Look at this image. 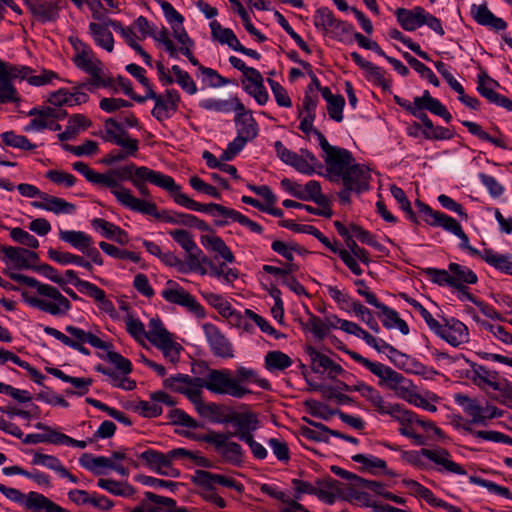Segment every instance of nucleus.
Instances as JSON below:
<instances>
[{
	"label": "nucleus",
	"mask_w": 512,
	"mask_h": 512,
	"mask_svg": "<svg viewBox=\"0 0 512 512\" xmlns=\"http://www.w3.org/2000/svg\"><path fill=\"white\" fill-rule=\"evenodd\" d=\"M8 276L18 283L35 288L34 293H21L22 299L29 306L55 317L65 316L71 310L70 301L58 288L19 273H9Z\"/></svg>",
	"instance_id": "1"
},
{
	"label": "nucleus",
	"mask_w": 512,
	"mask_h": 512,
	"mask_svg": "<svg viewBox=\"0 0 512 512\" xmlns=\"http://www.w3.org/2000/svg\"><path fill=\"white\" fill-rule=\"evenodd\" d=\"M69 42L74 50L73 63L77 68L91 76L88 81L90 86H110L111 80L105 75L102 62L95 56L90 46L75 36H70Z\"/></svg>",
	"instance_id": "2"
},
{
	"label": "nucleus",
	"mask_w": 512,
	"mask_h": 512,
	"mask_svg": "<svg viewBox=\"0 0 512 512\" xmlns=\"http://www.w3.org/2000/svg\"><path fill=\"white\" fill-rule=\"evenodd\" d=\"M43 331L47 335L60 341L65 346H68L86 356L90 355L89 349L84 346L86 343L101 350H108L111 348V344L101 340L98 336L73 325H67L65 327L66 333L50 326H45Z\"/></svg>",
	"instance_id": "3"
},
{
	"label": "nucleus",
	"mask_w": 512,
	"mask_h": 512,
	"mask_svg": "<svg viewBox=\"0 0 512 512\" xmlns=\"http://www.w3.org/2000/svg\"><path fill=\"white\" fill-rule=\"evenodd\" d=\"M196 382H199L200 387H204L213 393L235 398H243L251 392L240 385L228 369L211 370L206 378H196Z\"/></svg>",
	"instance_id": "4"
},
{
	"label": "nucleus",
	"mask_w": 512,
	"mask_h": 512,
	"mask_svg": "<svg viewBox=\"0 0 512 512\" xmlns=\"http://www.w3.org/2000/svg\"><path fill=\"white\" fill-rule=\"evenodd\" d=\"M231 437H233L232 432L223 433L211 430L199 435L197 440L213 445L214 450L224 462L239 467L244 462V451L240 444L230 441Z\"/></svg>",
	"instance_id": "5"
},
{
	"label": "nucleus",
	"mask_w": 512,
	"mask_h": 512,
	"mask_svg": "<svg viewBox=\"0 0 512 512\" xmlns=\"http://www.w3.org/2000/svg\"><path fill=\"white\" fill-rule=\"evenodd\" d=\"M146 182L166 190L171 194L174 200L177 194H182L180 186L175 183L171 176L152 170L146 166H140L136 171V177L133 178L131 183L142 196L149 197L150 192L145 184Z\"/></svg>",
	"instance_id": "6"
},
{
	"label": "nucleus",
	"mask_w": 512,
	"mask_h": 512,
	"mask_svg": "<svg viewBox=\"0 0 512 512\" xmlns=\"http://www.w3.org/2000/svg\"><path fill=\"white\" fill-rule=\"evenodd\" d=\"M317 497L325 503L334 504L337 497L344 500H358L365 505L368 502L369 495L366 492H360L353 487H346L343 483L331 477L317 481Z\"/></svg>",
	"instance_id": "7"
},
{
	"label": "nucleus",
	"mask_w": 512,
	"mask_h": 512,
	"mask_svg": "<svg viewBox=\"0 0 512 512\" xmlns=\"http://www.w3.org/2000/svg\"><path fill=\"white\" fill-rule=\"evenodd\" d=\"M149 99L155 102L154 108L151 111L152 116L158 121L163 122L178 110L181 97L175 89H167L165 93L157 94L152 87H148V91L143 95V98H137V102L143 103Z\"/></svg>",
	"instance_id": "8"
},
{
	"label": "nucleus",
	"mask_w": 512,
	"mask_h": 512,
	"mask_svg": "<svg viewBox=\"0 0 512 512\" xmlns=\"http://www.w3.org/2000/svg\"><path fill=\"white\" fill-rule=\"evenodd\" d=\"M314 134L325 153V163L329 173L340 177L349 167L354 165L352 164L353 157L348 150L330 145L319 130H315Z\"/></svg>",
	"instance_id": "9"
},
{
	"label": "nucleus",
	"mask_w": 512,
	"mask_h": 512,
	"mask_svg": "<svg viewBox=\"0 0 512 512\" xmlns=\"http://www.w3.org/2000/svg\"><path fill=\"white\" fill-rule=\"evenodd\" d=\"M361 396L364 397L380 414L390 415L398 422H410L413 420L411 411L405 409L401 404L386 402L379 391L370 385L362 388Z\"/></svg>",
	"instance_id": "10"
},
{
	"label": "nucleus",
	"mask_w": 512,
	"mask_h": 512,
	"mask_svg": "<svg viewBox=\"0 0 512 512\" xmlns=\"http://www.w3.org/2000/svg\"><path fill=\"white\" fill-rule=\"evenodd\" d=\"M161 296L169 303L185 307L197 317L204 316L203 307L195 297L173 280L167 281L166 288L162 290Z\"/></svg>",
	"instance_id": "11"
},
{
	"label": "nucleus",
	"mask_w": 512,
	"mask_h": 512,
	"mask_svg": "<svg viewBox=\"0 0 512 512\" xmlns=\"http://www.w3.org/2000/svg\"><path fill=\"white\" fill-rule=\"evenodd\" d=\"M169 235L177 242L187 253L186 261L189 270L200 268V263L208 262V258L195 243L192 234L184 229L171 230Z\"/></svg>",
	"instance_id": "12"
},
{
	"label": "nucleus",
	"mask_w": 512,
	"mask_h": 512,
	"mask_svg": "<svg viewBox=\"0 0 512 512\" xmlns=\"http://www.w3.org/2000/svg\"><path fill=\"white\" fill-rule=\"evenodd\" d=\"M379 378L380 384L385 383L389 389L394 391L397 397L408 403H411L417 393L416 386L412 381L406 379L402 374L388 366L384 370L383 375Z\"/></svg>",
	"instance_id": "13"
},
{
	"label": "nucleus",
	"mask_w": 512,
	"mask_h": 512,
	"mask_svg": "<svg viewBox=\"0 0 512 512\" xmlns=\"http://www.w3.org/2000/svg\"><path fill=\"white\" fill-rule=\"evenodd\" d=\"M0 253L4 254L6 263H11L17 269H36L39 256L36 252L13 246L0 244Z\"/></svg>",
	"instance_id": "14"
},
{
	"label": "nucleus",
	"mask_w": 512,
	"mask_h": 512,
	"mask_svg": "<svg viewBox=\"0 0 512 512\" xmlns=\"http://www.w3.org/2000/svg\"><path fill=\"white\" fill-rule=\"evenodd\" d=\"M235 112L234 121L237 128V136L234 141L244 147L247 142L253 140L258 135V125L251 111L246 110L244 105L243 110H235Z\"/></svg>",
	"instance_id": "15"
},
{
	"label": "nucleus",
	"mask_w": 512,
	"mask_h": 512,
	"mask_svg": "<svg viewBox=\"0 0 512 512\" xmlns=\"http://www.w3.org/2000/svg\"><path fill=\"white\" fill-rule=\"evenodd\" d=\"M137 169H139V167L133 163L118 167L116 169H110L106 173H102L103 180H101V186L109 188L114 196L117 191L129 190L128 188L122 186L120 182H132L133 178L136 177Z\"/></svg>",
	"instance_id": "16"
},
{
	"label": "nucleus",
	"mask_w": 512,
	"mask_h": 512,
	"mask_svg": "<svg viewBox=\"0 0 512 512\" xmlns=\"http://www.w3.org/2000/svg\"><path fill=\"white\" fill-rule=\"evenodd\" d=\"M175 202L187 209L193 210V211H199V212H207L210 213L213 216H223L225 218L231 219L234 221L235 216H237V212L234 209L227 208L223 205L216 204V203H209V204H200L190 197H188L186 194H177L175 197Z\"/></svg>",
	"instance_id": "17"
},
{
	"label": "nucleus",
	"mask_w": 512,
	"mask_h": 512,
	"mask_svg": "<svg viewBox=\"0 0 512 512\" xmlns=\"http://www.w3.org/2000/svg\"><path fill=\"white\" fill-rule=\"evenodd\" d=\"M433 332L454 347L469 341L468 328L456 319L446 321L444 325L439 323V328H434Z\"/></svg>",
	"instance_id": "18"
},
{
	"label": "nucleus",
	"mask_w": 512,
	"mask_h": 512,
	"mask_svg": "<svg viewBox=\"0 0 512 512\" xmlns=\"http://www.w3.org/2000/svg\"><path fill=\"white\" fill-rule=\"evenodd\" d=\"M140 458L147 463L150 469L160 475L172 478L180 476V471L172 466V460L168 454L148 449L140 454Z\"/></svg>",
	"instance_id": "19"
},
{
	"label": "nucleus",
	"mask_w": 512,
	"mask_h": 512,
	"mask_svg": "<svg viewBox=\"0 0 512 512\" xmlns=\"http://www.w3.org/2000/svg\"><path fill=\"white\" fill-rule=\"evenodd\" d=\"M104 134L102 139L106 142L114 143L120 147H127L130 152L139 148L137 139L129 137L127 131L113 118H108L104 123Z\"/></svg>",
	"instance_id": "20"
},
{
	"label": "nucleus",
	"mask_w": 512,
	"mask_h": 512,
	"mask_svg": "<svg viewBox=\"0 0 512 512\" xmlns=\"http://www.w3.org/2000/svg\"><path fill=\"white\" fill-rule=\"evenodd\" d=\"M204 335L212 352L222 358H230L233 356L232 345L224 334L211 323L202 325Z\"/></svg>",
	"instance_id": "21"
},
{
	"label": "nucleus",
	"mask_w": 512,
	"mask_h": 512,
	"mask_svg": "<svg viewBox=\"0 0 512 512\" xmlns=\"http://www.w3.org/2000/svg\"><path fill=\"white\" fill-rule=\"evenodd\" d=\"M421 455L439 466L438 472L466 475V470L451 459L450 453L444 448L426 449L420 451Z\"/></svg>",
	"instance_id": "22"
},
{
	"label": "nucleus",
	"mask_w": 512,
	"mask_h": 512,
	"mask_svg": "<svg viewBox=\"0 0 512 512\" xmlns=\"http://www.w3.org/2000/svg\"><path fill=\"white\" fill-rule=\"evenodd\" d=\"M115 198L124 207L132 211L153 216L161 220V212H158L157 205L151 201H145L135 197L131 190H120L115 193Z\"/></svg>",
	"instance_id": "23"
},
{
	"label": "nucleus",
	"mask_w": 512,
	"mask_h": 512,
	"mask_svg": "<svg viewBox=\"0 0 512 512\" xmlns=\"http://www.w3.org/2000/svg\"><path fill=\"white\" fill-rule=\"evenodd\" d=\"M340 177L348 190L361 192L369 187V171L358 164L349 167Z\"/></svg>",
	"instance_id": "24"
},
{
	"label": "nucleus",
	"mask_w": 512,
	"mask_h": 512,
	"mask_svg": "<svg viewBox=\"0 0 512 512\" xmlns=\"http://www.w3.org/2000/svg\"><path fill=\"white\" fill-rule=\"evenodd\" d=\"M470 367L473 373L471 380L479 388L483 389L485 386H489L493 390L501 389L500 383L502 381L500 380L498 372L489 370L487 367L474 362L470 363Z\"/></svg>",
	"instance_id": "25"
},
{
	"label": "nucleus",
	"mask_w": 512,
	"mask_h": 512,
	"mask_svg": "<svg viewBox=\"0 0 512 512\" xmlns=\"http://www.w3.org/2000/svg\"><path fill=\"white\" fill-rule=\"evenodd\" d=\"M237 430L232 433L233 436L245 441L247 437H253L252 432L258 428V419L253 413H238L230 418Z\"/></svg>",
	"instance_id": "26"
},
{
	"label": "nucleus",
	"mask_w": 512,
	"mask_h": 512,
	"mask_svg": "<svg viewBox=\"0 0 512 512\" xmlns=\"http://www.w3.org/2000/svg\"><path fill=\"white\" fill-rule=\"evenodd\" d=\"M395 15L398 23L404 30L415 31L422 26L425 9L420 6H416L413 9L398 8Z\"/></svg>",
	"instance_id": "27"
},
{
	"label": "nucleus",
	"mask_w": 512,
	"mask_h": 512,
	"mask_svg": "<svg viewBox=\"0 0 512 512\" xmlns=\"http://www.w3.org/2000/svg\"><path fill=\"white\" fill-rule=\"evenodd\" d=\"M454 401L463 408L464 412L471 417L470 423L472 424H485L486 416L484 414V407L481 406L476 399L469 396L457 393L454 395Z\"/></svg>",
	"instance_id": "28"
},
{
	"label": "nucleus",
	"mask_w": 512,
	"mask_h": 512,
	"mask_svg": "<svg viewBox=\"0 0 512 512\" xmlns=\"http://www.w3.org/2000/svg\"><path fill=\"white\" fill-rule=\"evenodd\" d=\"M471 14L474 20L483 26H489L496 31L504 30L507 27L506 22L496 17L487 7V4L472 5Z\"/></svg>",
	"instance_id": "29"
},
{
	"label": "nucleus",
	"mask_w": 512,
	"mask_h": 512,
	"mask_svg": "<svg viewBox=\"0 0 512 512\" xmlns=\"http://www.w3.org/2000/svg\"><path fill=\"white\" fill-rule=\"evenodd\" d=\"M54 108L50 106H42L33 108L28 112V116L32 117L28 125L24 127L25 132L42 131L49 126L52 118H55Z\"/></svg>",
	"instance_id": "30"
},
{
	"label": "nucleus",
	"mask_w": 512,
	"mask_h": 512,
	"mask_svg": "<svg viewBox=\"0 0 512 512\" xmlns=\"http://www.w3.org/2000/svg\"><path fill=\"white\" fill-rule=\"evenodd\" d=\"M33 15L41 21H55L59 16V8L55 2L45 0H25Z\"/></svg>",
	"instance_id": "31"
},
{
	"label": "nucleus",
	"mask_w": 512,
	"mask_h": 512,
	"mask_svg": "<svg viewBox=\"0 0 512 512\" xmlns=\"http://www.w3.org/2000/svg\"><path fill=\"white\" fill-rule=\"evenodd\" d=\"M42 200V202H33L32 205L55 214H73L76 210L73 203L67 202L63 198L45 194L42 196Z\"/></svg>",
	"instance_id": "32"
},
{
	"label": "nucleus",
	"mask_w": 512,
	"mask_h": 512,
	"mask_svg": "<svg viewBox=\"0 0 512 512\" xmlns=\"http://www.w3.org/2000/svg\"><path fill=\"white\" fill-rule=\"evenodd\" d=\"M448 268L451 272L452 287L459 291H464L466 284H475L478 280L476 274L466 266L450 263Z\"/></svg>",
	"instance_id": "33"
},
{
	"label": "nucleus",
	"mask_w": 512,
	"mask_h": 512,
	"mask_svg": "<svg viewBox=\"0 0 512 512\" xmlns=\"http://www.w3.org/2000/svg\"><path fill=\"white\" fill-rule=\"evenodd\" d=\"M414 102L418 107L442 117L447 123L452 119L446 107L438 99L433 98L428 90H425L421 97H415Z\"/></svg>",
	"instance_id": "34"
},
{
	"label": "nucleus",
	"mask_w": 512,
	"mask_h": 512,
	"mask_svg": "<svg viewBox=\"0 0 512 512\" xmlns=\"http://www.w3.org/2000/svg\"><path fill=\"white\" fill-rule=\"evenodd\" d=\"M199 106L205 110L219 113L243 110V103L237 97H231L227 100L208 98L200 101Z\"/></svg>",
	"instance_id": "35"
},
{
	"label": "nucleus",
	"mask_w": 512,
	"mask_h": 512,
	"mask_svg": "<svg viewBox=\"0 0 512 512\" xmlns=\"http://www.w3.org/2000/svg\"><path fill=\"white\" fill-rule=\"evenodd\" d=\"M89 32L92 35L95 43L101 48L105 49L108 52H112L114 48V39L113 35L108 29L106 23L97 24L90 23L89 24Z\"/></svg>",
	"instance_id": "36"
},
{
	"label": "nucleus",
	"mask_w": 512,
	"mask_h": 512,
	"mask_svg": "<svg viewBox=\"0 0 512 512\" xmlns=\"http://www.w3.org/2000/svg\"><path fill=\"white\" fill-rule=\"evenodd\" d=\"M210 28L211 35L214 40L221 44H226L231 49L236 51L240 45V42L231 29L222 27L221 24L216 20L210 23Z\"/></svg>",
	"instance_id": "37"
},
{
	"label": "nucleus",
	"mask_w": 512,
	"mask_h": 512,
	"mask_svg": "<svg viewBox=\"0 0 512 512\" xmlns=\"http://www.w3.org/2000/svg\"><path fill=\"white\" fill-rule=\"evenodd\" d=\"M481 258L501 272L512 275V261L509 256L496 253L492 249H484Z\"/></svg>",
	"instance_id": "38"
},
{
	"label": "nucleus",
	"mask_w": 512,
	"mask_h": 512,
	"mask_svg": "<svg viewBox=\"0 0 512 512\" xmlns=\"http://www.w3.org/2000/svg\"><path fill=\"white\" fill-rule=\"evenodd\" d=\"M47 253L48 257L51 260L61 265L75 264L87 270H92L91 262L85 260L84 257L82 256L75 255L69 252H61L53 248H50Z\"/></svg>",
	"instance_id": "39"
},
{
	"label": "nucleus",
	"mask_w": 512,
	"mask_h": 512,
	"mask_svg": "<svg viewBox=\"0 0 512 512\" xmlns=\"http://www.w3.org/2000/svg\"><path fill=\"white\" fill-rule=\"evenodd\" d=\"M59 238L70 244L73 248L77 249L81 253L92 241V237L83 231L75 230H59Z\"/></svg>",
	"instance_id": "40"
},
{
	"label": "nucleus",
	"mask_w": 512,
	"mask_h": 512,
	"mask_svg": "<svg viewBox=\"0 0 512 512\" xmlns=\"http://www.w3.org/2000/svg\"><path fill=\"white\" fill-rule=\"evenodd\" d=\"M379 316L382 317V323L387 329L397 328L403 335L409 333L407 323L392 308L384 305L380 310Z\"/></svg>",
	"instance_id": "41"
},
{
	"label": "nucleus",
	"mask_w": 512,
	"mask_h": 512,
	"mask_svg": "<svg viewBox=\"0 0 512 512\" xmlns=\"http://www.w3.org/2000/svg\"><path fill=\"white\" fill-rule=\"evenodd\" d=\"M149 330L146 331V339H148L154 346L165 343L172 338V335L164 328L162 321L159 318H152L148 324Z\"/></svg>",
	"instance_id": "42"
},
{
	"label": "nucleus",
	"mask_w": 512,
	"mask_h": 512,
	"mask_svg": "<svg viewBox=\"0 0 512 512\" xmlns=\"http://www.w3.org/2000/svg\"><path fill=\"white\" fill-rule=\"evenodd\" d=\"M202 243L209 249L217 252L226 262L233 263L235 257L225 242L216 235L202 236Z\"/></svg>",
	"instance_id": "43"
},
{
	"label": "nucleus",
	"mask_w": 512,
	"mask_h": 512,
	"mask_svg": "<svg viewBox=\"0 0 512 512\" xmlns=\"http://www.w3.org/2000/svg\"><path fill=\"white\" fill-rule=\"evenodd\" d=\"M97 485L115 496L131 497L135 492L134 488L127 482H120L112 479L101 478L98 480Z\"/></svg>",
	"instance_id": "44"
},
{
	"label": "nucleus",
	"mask_w": 512,
	"mask_h": 512,
	"mask_svg": "<svg viewBox=\"0 0 512 512\" xmlns=\"http://www.w3.org/2000/svg\"><path fill=\"white\" fill-rule=\"evenodd\" d=\"M310 356L312 358L313 365H317L318 367L328 371V375L332 379L343 372V369L339 364L316 350L312 349Z\"/></svg>",
	"instance_id": "45"
},
{
	"label": "nucleus",
	"mask_w": 512,
	"mask_h": 512,
	"mask_svg": "<svg viewBox=\"0 0 512 512\" xmlns=\"http://www.w3.org/2000/svg\"><path fill=\"white\" fill-rule=\"evenodd\" d=\"M292 365V359L281 351H270L265 356V367L269 371H282Z\"/></svg>",
	"instance_id": "46"
},
{
	"label": "nucleus",
	"mask_w": 512,
	"mask_h": 512,
	"mask_svg": "<svg viewBox=\"0 0 512 512\" xmlns=\"http://www.w3.org/2000/svg\"><path fill=\"white\" fill-rule=\"evenodd\" d=\"M80 464L92 471L95 474H101L102 472L99 470V468H110L112 469L114 461H112L111 458L104 457V456H98V457H92L89 454H83L79 460Z\"/></svg>",
	"instance_id": "47"
},
{
	"label": "nucleus",
	"mask_w": 512,
	"mask_h": 512,
	"mask_svg": "<svg viewBox=\"0 0 512 512\" xmlns=\"http://www.w3.org/2000/svg\"><path fill=\"white\" fill-rule=\"evenodd\" d=\"M235 374L236 375H235L234 379L237 380L240 385H241V383L253 382V383L258 384V386L263 389L270 388L269 381L266 379L260 378L258 376V373L251 368L238 367L236 369Z\"/></svg>",
	"instance_id": "48"
},
{
	"label": "nucleus",
	"mask_w": 512,
	"mask_h": 512,
	"mask_svg": "<svg viewBox=\"0 0 512 512\" xmlns=\"http://www.w3.org/2000/svg\"><path fill=\"white\" fill-rule=\"evenodd\" d=\"M197 377H190L185 374H177L175 376H171L164 380V385L167 388L172 389L173 391L181 393L189 386H199V382H196Z\"/></svg>",
	"instance_id": "49"
},
{
	"label": "nucleus",
	"mask_w": 512,
	"mask_h": 512,
	"mask_svg": "<svg viewBox=\"0 0 512 512\" xmlns=\"http://www.w3.org/2000/svg\"><path fill=\"white\" fill-rule=\"evenodd\" d=\"M462 124L468 129V131L472 135L478 137L479 139L488 141L502 149H507V145L501 137H493L489 135L486 131L482 129V127L479 124L472 121H463Z\"/></svg>",
	"instance_id": "50"
},
{
	"label": "nucleus",
	"mask_w": 512,
	"mask_h": 512,
	"mask_svg": "<svg viewBox=\"0 0 512 512\" xmlns=\"http://www.w3.org/2000/svg\"><path fill=\"white\" fill-rule=\"evenodd\" d=\"M302 195L300 200L314 201L318 205L326 204V197L321 193V186L318 181L311 180L302 187Z\"/></svg>",
	"instance_id": "51"
},
{
	"label": "nucleus",
	"mask_w": 512,
	"mask_h": 512,
	"mask_svg": "<svg viewBox=\"0 0 512 512\" xmlns=\"http://www.w3.org/2000/svg\"><path fill=\"white\" fill-rule=\"evenodd\" d=\"M429 225L442 227L444 230L456 235L462 229L461 225L452 217L440 212L435 214V220L424 219Z\"/></svg>",
	"instance_id": "52"
},
{
	"label": "nucleus",
	"mask_w": 512,
	"mask_h": 512,
	"mask_svg": "<svg viewBox=\"0 0 512 512\" xmlns=\"http://www.w3.org/2000/svg\"><path fill=\"white\" fill-rule=\"evenodd\" d=\"M2 141L5 145L22 150H33L36 145L32 144L27 137L17 135L13 131H7L1 134Z\"/></svg>",
	"instance_id": "53"
},
{
	"label": "nucleus",
	"mask_w": 512,
	"mask_h": 512,
	"mask_svg": "<svg viewBox=\"0 0 512 512\" xmlns=\"http://www.w3.org/2000/svg\"><path fill=\"white\" fill-rule=\"evenodd\" d=\"M171 71L176 77V82L185 92L190 95L197 92V86L188 72L183 71L178 65H173Z\"/></svg>",
	"instance_id": "54"
},
{
	"label": "nucleus",
	"mask_w": 512,
	"mask_h": 512,
	"mask_svg": "<svg viewBox=\"0 0 512 512\" xmlns=\"http://www.w3.org/2000/svg\"><path fill=\"white\" fill-rule=\"evenodd\" d=\"M205 264H208L210 267V275L217 278H223V280L227 283H231L238 278V271L236 269L227 267L225 263L215 265L208 259V262Z\"/></svg>",
	"instance_id": "55"
},
{
	"label": "nucleus",
	"mask_w": 512,
	"mask_h": 512,
	"mask_svg": "<svg viewBox=\"0 0 512 512\" xmlns=\"http://www.w3.org/2000/svg\"><path fill=\"white\" fill-rule=\"evenodd\" d=\"M99 247L103 252H105L106 254H108L109 256H111L113 258L129 259V260L133 261L134 263H137L140 261V257L138 254L131 252V251L120 250L116 246L109 244L107 242H104V241L100 242Z\"/></svg>",
	"instance_id": "56"
},
{
	"label": "nucleus",
	"mask_w": 512,
	"mask_h": 512,
	"mask_svg": "<svg viewBox=\"0 0 512 512\" xmlns=\"http://www.w3.org/2000/svg\"><path fill=\"white\" fill-rule=\"evenodd\" d=\"M352 460L356 463L362 464V469L373 472L374 469L385 470L386 462L373 455L356 454L352 456Z\"/></svg>",
	"instance_id": "57"
},
{
	"label": "nucleus",
	"mask_w": 512,
	"mask_h": 512,
	"mask_svg": "<svg viewBox=\"0 0 512 512\" xmlns=\"http://www.w3.org/2000/svg\"><path fill=\"white\" fill-rule=\"evenodd\" d=\"M32 464L34 465H42L48 469H51L58 474L60 472H63L62 469L64 466L62 465L61 461L53 456V455H47L40 452H36L33 455Z\"/></svg>",
	"instance_id": "58"
},
{
	"label": "nucleus",
	"mask_w": 512,
	"mask_h": 512,
	"mask_svg": "<svg viewBox=\"0 0 512 512\" xmlns=\"http://www.w3.org/2000/svg\"><path fill=\"white\" fill-rule=\"evenodd\" d=\"M128 333L138 342L146 339V330L144 324L132 315H127L124 319Z\"/></svg>",
	"instance_id": "59"
},
{
	"label": "nucleus",
	"mask_w": 512,
	"mask_h": 512,
	"mask_svg": "<svg viewBox=\"0 0 512 512\" xmlns=\"http://www.w3.org/2000/svg\"><path fill=\"white\" fill-rule=\"evenodd\" d=\"M10 237L14 242L29 248L36 249L39 247V241L32 234L22 228L15 227L10 229Z\"/></svg>",
	"instance_id": "60"
},
{
	"label": "nucleus",
	"mask_w": 512,
	"mask_h": 512,
	"mask_svg": "<svg viewBox=\"0 0 512 512\" xmlns=\"http://www.w3.org/2000/svg\"><path fill=\"white\" fill-rule=\"evenodd\" d=\"M301 434L303 437L309 440L328 442V434H330V429L322 423H317L315 424V429L302 427Z\"/></svg>",
	"instance_id": "61"
},
{
	"label": "nucleus",
	"mask_w": 512,
	"mask_h": 512,
	"mask_svg": "<svg viewBox=\"0 0 512 512\" xmlns=\"http://www.w3.org/2000/svg\"><path fill=\"white\" fill-rule=\"evenodd\" d=\"M498 83L491 79L486 73L478 75V92L485 97L489 102H492L497 92L493 90V86H497Z\"/></svg>",
	"instance_id": "62"
},
{
	"label": "nucleus",
	"mask_w": 512,
	"mask_h": 512,
	"mask_svg": "<svg viewBox=\"0 0 512 512\" xmlns=\"http://www.w3.org/2000/svg\"><path fill=\"white\" fill-rule=\"evenodd\" d=\"M64 150L74 154L75 156H91L98 152V143L93 140H86L83 144L72 146L69 144L63 145Z\"/></svg>",
	"instance_id": "63"
},
{
	"label": "nucleus",
	"mask_w": 512,
	"mask_h": 512,
	"mask_svg": "<svg viewBox=\"0 0 512 512\" xmlns=\"http://www.w3.org/2000/svg\"><path fill=\"white\" fill-rule=\"evenodd\" d=\"M192 482L199 486L202 491H212L215 485L214 473L205 470H196L192 476Z\"/></svg>",
	"instance_id": "64"
}]
</instances>
